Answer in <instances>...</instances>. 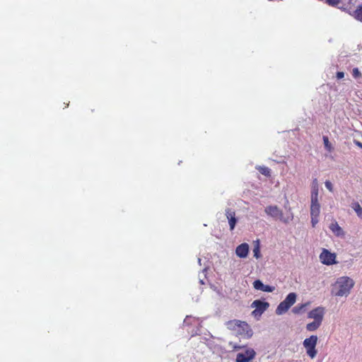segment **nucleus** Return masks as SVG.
Returning a JSON list of instances; mask_svg holds the SVG:
<instances>
[{"label":"nucleus","mask_w":362,"mask_h":362,"mask_svg":"<svg viewBox=\"0 0 362 362\" xmlns=\"http://www.w3.org/2000/svg\"><path fill=\"white\" fill-rule=\"evenodd\" d=\"M227 328L237 335L244 338H250L252 335V332L250 328V326L246 322L232 320H229L226 323Z\"/></svg>","instance_id":"1"},{"label":"nucleus","mask_w":362,"mask_h":362,"mask_svg":"<svg viewBox=\"0 0 362 362\" xmlns=\"http://www.w3.org/2000/svg\"><path fill=\"white\" fill-rule=\"evenodd\" d=\"M318 191L317 186L314 187L311 191V203H310V217L311 223L313 228L319 221V216L320 214V204L318 200Z\"/></svg>","instance_id":"2"},{"label":"nucleus","mask_w":362,"mask_h":362,"mask_svg":"<svg viewBox=\"0 0 362 362\" xmlns=\"http://www.w3.org/2000/svg\"><path fill=\"white\" fill-rule=\"evenodd\" d=\"M335 285L338 288L334 293L335 296H343L350 293L351 289L354 285V282L353 279L348 276H341L337 279Z\"/></svg>","instance_id":"3"},{"label":"nucleus","mask_w":362,"mask_h":362,"mask_svg":"<svg viewBox=\"0 0 362 362\" xmlns=\"http://www.w3.org/2000/svg\"><path fill=\"white\" fill-rule=\"evenodd\" d=\"M317 339H318L316 335H312L303 341V344L306 349V353L311 358H314L317 355V351L315 347L317 343Z\"/></svg>","instance_id":"4"},{"label":"nucleus","mask_w":362,"mask_h":362,"mask_svg":"<svg viewBox=\"0 0 362 362\" xmlns=\"http://www.w3.org/2000/svg\"><path fill=\"white\" fill-rule=\"evenodd\" d=\"M319 257L321 263L325 265H332L337 263L336 254L332 253L327 249L322 250Z\"/></svg>","instance_id":"5"},{"label":"nucleus","mask_w":362,"mask_h":362,"mask_svg":"<svg viewBox=\"0 0 362 362\" xmlns=\"http://www.w3.org/2000/svg\"><path fill=\"white\" fill-rule=\"evenodd\" d=\"M251 306L255 308V310L252 312L253 315L262 314L269 306V303L262 301L260 300H255L252 302Z\"/></svg>","instance_id":"6"},{"label":"nucleus","mask_w":362,"mask_h":362,"mask_svg":"<svg viewBox=\"0 0 362 362\" xmlns=\"http://www.w3.org/2000/svg\"><path fill=\"white\" fill-rule=\"evenodd\" d=\"M324 315L325 308L323 307H317L308 313V317L322 323Z\"/></svg>","instance_id":"7"},{"label":"nucleus","mask_w":362,"mask_h":362,"mask_svg":"<svg viewBox=\"0 0 362 362\" xmlns=\"http://www.w3.org/2000/svg\"><path fill=\"white\" fill-rule=\"evenodd\" d=\"M267 214L272 217L283 221V212L277 206H269L264 209Z\"/></svg>","instance_id":"8"},{"label":"nucleus","mask_w":362,"mask_h":362,"mask_svg":"<svg viewBox=\"0 0 362 362\" xmlns=\"http://www.w3.org/2000/svg\"><path fill=\"white\" fill-rule=\"evenodd\" d=\"M255 356V352L253 349H247L245 353H239L237 354L236 362H249Z\"/></svg>","instance_id":"9"},{"label":"nucleus","mask_w":362,"mask_h":362,"mask_svg":"<svg viewBox=\"0 0 362 362\" xmlns=\"http://www.w3.org/2000/svg\"><path fill=\"white\" fill-rule=\"evenodd\" d=\"M226 216L227 219L228 220L230 230H233L235 226V224L238 221L235 217V212L231 209H226Z\"/></svg>","instance_id":"10"},{"label":"nucleus","mask_w":362,"mask_h":362,"mask_svg":"<svg viewBox=\"0 0 362 362\" xmlns=\"http://www.w3.org/2000/svg\"><path fill=\"white\" fill-rule=\"evenodd\" d=\"M253 287L256 290L264 291V292H273L275 289L274 286L269 285H264L260 280L257 279L253 282Z\"/></svg>","instance_id":"11"},{"label":"nucleus","mask_w":362,"mask_h":362,"mask_svg":"<svg viewBox=\"0 0 362 362\" xmlns=\"http://www.w3.org/2000/svg\"><path fill=\"white\" fill-rule=\"evenodd\" d=\"M249 252V245L247 243H242L235 249V254L240 258H245Z\"/></svg>","instance_id":"12"},{"label":"nucleus","mask_w":362,"mask_h":362,"mask_svg":"<svg viewBox=\"0 0 362 362\" xmlns=\"http://www.w3.org/2000/svg\"><path fill=\"white\" fill-rule=\"evenodd\" d=\"M291 306L288 305L286 301L283 300L279 303L276 309V313L277 315H282L287 312Z\"/></svg>","instance_id":"13"},{"label":"nucleus","mask_w":362,"mask_h":362,"mask_svg":"<svg viewBox=\"0 0 362 362\" xmlns=\"http://www.w3.org/2000/svg\"><path fill=\"white\" fill-rule=\"evenodd\" d=\"M329 229L337 235L340 236L344 235L342 228L339 226L337 222H333L329 226Z\"/></svg>","instance_id":"14"},{"label":"nucleus","mask_w":362,"mask_h":362,"mask_svg":"<svg viewBox=\"0 0 362 362\" xmlns=\"http://www.w3.org/2000/svg\"><path fill=\"white\" fill-rule=\"evenodd\" d=\"M308 304H309L308 303H306L298 305L293 308L292 312L294 314H300L305 310V308H307Z\"/></svg>","instance_id":"15"},{"label":"nucleus","mask_w":362,"mask_h":362,"mask_svg":"<svg viewBox=\"0 0 362 362\" xmlns=\"http://www.w3.org/2000/svg\"><path fill=\"white\" fill-rule=\"evenodd\" d=\"M296 297L297 296L295 293H290L287 295V296L284 300L286 301V303H287L288 305L292 306L296 303Z\"/></svg>","instance_id":"16"},{"label":"nucleus","mask_w":362,"mask_h":362,"mask_svg":"<svg viewBox=\"0 0 362 362\" xmlns=\"http://www.w3.org/2000/svg\"><path fill=\"white\" fill-rule=\"evenodd\" d=\"M322 323L319 322L318 321H313L312 322H310L307 324L306 329L308 331L313 332L317 329Z\"/></svg>","instance_id":"17"},{"label":"nucleus","mask_w":362,"mask_h":362,"mask_svg":"<svg viewBox=\"0 0 362 362\" xmlns=\"http://www.w3.org/2000/svg\"><path fill=\"white\" fill-rule=\"evenodd\" d=\"M351 208L355 211L358 217L362 218V208L358 202H353Z\"/></svg>","instance_id":"18"},{"label":"nucleus","mask_w":362,"mask_h":362,"mask_svg":"<svg viewBox=\"0 0 362 362\" xmlns=\"http://www.w3.org/2000/svg\"><path fill=\"white\" fill-rule=\"evenodd\" d=\"M256 168H257V170H258V171L261 174H262V175H265L267 177H270L271 176V170H270V169L268 167H266V166H258Z\"/></svg>","instance_id":"19"},{"label":"nucleus","mask_w":362,"mask_h":362,"mask_svg":"<svg viewBox=\"0 0 362 362\" xmlns=\"http://www.w3.org/2000/svg\"><path fill=\"white\" fill-rule=\"evenodd\" d=\"M354 16L358 21H362V6H358L354 11Z\"/></svg>","instance_id":"20"},{"label":"nucleus","mask_w":362,"mask_h":362,"mask_svg":"<svg viewBox=\"0 0 362 362\" xmlns=\"http://www.w3.org/2000/svg\"><path fill=\"white\" fill-rule=\"evenodd\" d=\"M323 142H324L325 148L328 151L331 152L333 149V147H332V144H330V142L329 141V139L327 136H323Z\"/></svg>","instance_id":"21"},{"label":"nucleus","mask_w":362,"mask_h":362,"mask_svg":"<svg viewBox=\"0 0 362 362\" xmlns=\"http://www.w3.org/2000/svg\"><path fill=\"white\" fill-rule=\"evenodd\" d=\"M352 76L356 79L359 78L362 76L361 71L357 67L353 69Z\"/></svg>","instance_id":"22"},{"label":"nucleus","mask_w":362,"mask_h":362,"mask_svg":"<svg viewBox=\"0 0 362 362\" xmlns=\"http://www.w3.org/2000/svg\"><path fill=\"white\" fill-rule=\"evenodd\" d=\"M253 252H254V257H256L257 259L259 258V257H260V249H259V245L258 242H257V245H255L254 249H253Z\"/></svg>","instance_id":"23"},{"label":"nucleus","mask_w":362,"mask_h":362,"mask_svg":"<svg viewBox=\"0 0 362 362\" xmlns=\"http://www.w3.org/2000/svg\"><path fill=\"white\" fill-rule=\"evenodd\" d=\"M325 187H327V189L329 191V192H333V185L332 184V182L329 180H327L325 182Z\"/></svg>","instance_id":"24"},{"label":"nucleus","mask_w":362,"mask_h":362,"mask_svg":"<svg viewBox=\"0 0 362 362\" xmlns=\"http://www.w3.org/2000/svg\"><path fill=\"white\" fill-rule=\"evenodd\" d=\"M326 2L330 6H337L339 4L340 0H326Z\"/></svg>","instance_id":"25"},{"label":"nucleus","mask_w":362,"mask_h":362,"mask_svg":"<svg viewBox=\"0 0 362 362\" xmlns=\"http://www.w3.org/2000/svg\"><path fill=\"white\" fill-rule=\"evenodd\" d=\"M336 76L338 79L343 78L344 77V73L343 71H338L337 72Z\"/></svg>","instance_id":"26"},{"label":"nucleus","mask_w":362,"mask_h":362,"mask_svg":"<svg viewBox=\"0 0 362 362\" xmlns=\"http://www.w3.org/2000/svg\"><path fill=\"white\" fill-rule=\"evenodd\" d=\"M318 188V185H317V180L315 179L313 180V187H312V189H313L314 187H316Z\"/></svg>","instance_id":"27"},{"label":"nucleus","mask_w":362,"mask_h":362,"mask_svg":"<svg viewBox=\"0 0 362 362\" xmlns=\"http://www.w3.org/2000/svg\"><path fill=\"white\" fill-rule=\"evenodd\" d=\"M233 347L234 349L238 350V349H240L243 348L244 346H236V345H234V346H233Z\"/></svg>","instance_id":"28"},{"label":"nucleus","mask_w":362,"mask_h":362,"mask_svg":"<svg viewBox=\"0 0 362 362\" xmlns=\"http://www.w3.org/2000/svg\"><path fill=\"white\" fill-rule=\"evenodd\" d=\"M356 145L362 148V143L358 141H355Z\"/></svg>","instance_id":"29"}]
</instances>
